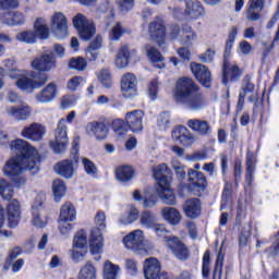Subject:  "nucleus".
I'll return each mask as SVG.
<instances>
[{
  "label": "nucleus",
  "instance_id": "5701e85b",
  "mask_svg": "<svg viewBox=\"0 0 279 279\" xmlns=\"http://www.w3.org/2000/svg\"><path fill=\"white\" fill-rule=\"evenodd\" d=\"M7 217L9 228H16L21 223V203L17 199H12L8 204Z\"/></svg>",
  "mask_w": 279,
  "mask_h": 279
},
{
  "label": "nucleus",
  "instance_id": "b1692460",
  "mask_svg": "<svg viewBox=\"0 0 279 279\" xmlns=\"http://www.w3.org/2000/svg\"><path fill=\"white\" fill-rule=\"evenodd\" d=\"M86 132L89 136H95L96 141H105L108 138L109 129L104 122L93 121L87 123Z\"/></svg>",
  "mask_w": 279,
  "mask_h": 279
},
{
  "label": "nucleus",
  "instance_id": "473e14b6",
  "mask_svg": "<svg viewBox=\"0 0 279 279\" xmlns=\"http://www.w3.org/2000/svg\"><path fill=\"white\" fill-rule=\"evenodd\" d=\"M92 254H102L104 252V236L99 230H92V239L89 243Z\"/></svg>",
  "mask_w": 279,
  "mask_h": 279
},
{
  "label": "nucleus",
  "instance_id": "0e129e2a",
  "mask_svg": "<svg viewBox=\"0 0 279 279\" xmlns=\"http://www.w3.org/2000/svg\"><path fill=\"white\" fill-rule=\"evenodd\" d=\"M19 0H0V10H16Z\"/></svg>",
  "mask_w": 279,
  "mask_h": 279
},
{
  "label": "nucleus",
  "instance_id": "a19ab883",
  "mask_svg": "<svg viewBox=\"0 0 279 279\" xmlns=\"http://www.w3.org/2000/svg\"><path fill=\"white\" fill-rule=\"evenodd\" d=\"M0 197L5 202H10L14 197V189L8 180L0 177Z\"/></svg>",
  "mask_w": 279,
  "mask_h": 279
},
{
  "label": "nucleus",
  "instance_id": "de8ad7c7",
  "mask_svg": "<svg viewBox=\"0 0 279 279\" xmlns=\"http://www.w3.org/2000/svg\"><path fill=\"white\" fill-rule=\"evenodd\" d=\"M236 34H239V29L235 26H232L225 47V60L230 58V52L232 51V47H234V41L236 40Z\"/></svg>",
  "mask_w": 279,
  "mask_h": 279
},
{
  "label": "nucleus",
  "instance_id": "3c124183",
  "mask_svg": "<svg viewBox=\"0 0 279 279\" xmlns=\"http://www.w3.org/2000/svg\"><path fill=\"white\" fill-rule=\"evenodd\" d=\"M86 245H88V234H86V231L80 230L74 235L73 246L86 250Z\"/></svg>",
  "mask_w": 279,
  "mask_h": 279
},
{
  "label": "nucleus",
  "instance_id": "7ed1b4c3",
  "mask_svg": "<svg viewBox=\"0 0 279 279\" xmlns=\"http://www.w3.org/2000/svg\"><path fill=\"white\" fill-rule=\"evenodd\" d=\"M9 77L15 80V86L24 93L38 90L49 82L47 74L34 71L13 70L10 72Z\"/></svg>",
  "mask_w": 279,
  "mask_h": 279
},
{
  "label": "nucleus",
  "instance_id": "39448f33",
  "mask_svg": "<svg viewBox=\"0 0 279 279\" xmlns=\"http://www.w3.org/2000/svg\"><path fill=\"white\" fill-rule=\"evenodd\" d=\"M124 247L135 252L138 256H147V248L145 247V235L143 230L137 229L129 233L123 239Z\"/></svg>",
  "mask_w": 279,
  "mask_h": 279
},
{
  "label": "nucleus",
  "instance_id": "6e6d98bb",
  "mask_svg": "<svg viewBox=\"0 0 279 279\" xmlns=\"http://www.w3.org/2000/svg\"><path fill=\"white\" fill-rule=\"evenodd\" d=\"M160 87L158 85V80L154 78L148 85V97L151 101H156L158 99V93Z\"/></svg>",
  "mask_w": 279,
  "mask_h": 279
},
{
  "label": "nucleus",
  "instance_id": "69168bd1",
  "mask_svg": "<svg viewBox=\"0 0 279 279\" xmlns=\"http://www.w3.org/2000/svg\"><path fill=\"white\" fill-rule=\"evenodd\" d=\"M169 124H170L169 113L168 112L161 113L157 120V125L159 130H167V128H169Z\"/></svg>",
  "mask_w": 279,
  "mask_h": 279
},
{
  "label": "nucleus",
  "instance_id": "bb28decb",
  "mask_svg": "<svg viewBox=\"0 0 279 279\" xmlns=\"http://www.w3.org/2000/svg\"><path fill=\"white\" fill-rule=\"evenodd\" d=\"M263 10H265V0H248L246 19L248 21H259Z\"/></svg>",
  "mask_w": 279,
  "mask_h": 279
},
{
  "label": "nucleus",
  "instance_id": "338daca9",
  "mask_svg": "<svg viewBox=\"0 0 279 279\" xmlns=\"http://www.w3.org/2000/svg\"><path fill=\"white\" fill-rule=\"evenodd\" d=\"M121 36H123V27L121 26V23H118L111 29L110 38L111 40H120Z\"/></svg>",
  "mask_w": 279,
  "mask_h": 279
},
{
  "label": "nucleus",
  "instance_id": "37998d69",
  "mask_svg": "<svg viewBox=\"0 0 279 279\" xmlns=\"http://www.w3.org/2000/svg\"><path fill=\"white\" fill-rule=\"evenodd\" d=\"M157 222H158V219L156 218V215L150 210H144L140 215V223L144 228H148V229L154 228Z\"/></svg>",
  "mask_w": 279,
  "mask_h": 279
},
{
  "label": "nucleus",
  "instance_id": "20e7f679",
  "mask_svg": "<svg viewBox=\"0 0 279 279\" xmlns=\"http://www.w3.org/2000/svg\"><path fill=\"white\" fill-rule=\"evenodd\" d=\"M153 175L158 182L157 195L165 204H168V206H174L175 194L169 186V179L167 178V175H169V167H167V163H161L154 167Z\"/></svg>",
  "mask_w": 279,
  "mask_h": 279
},
{
  "label": "nucleus",
  "instance_id": "aec40b11",
  "mask_svg": "<svg viewBox=\"0 0 279 279\" xmlns=\"http://www.w3.org/2000/svg\"><path fill=\"white\" fill-rule=\"evenodd\" d=\"M256 88V86L254 85V83H252V81L250 80V76H245L242 81V87L239 95V100H238V110H243V106L245 104V97H247V95H251L248 97V101L252 104L254 102V89Z\"/></svg>",
  "mask_w": 279,
  "mask_h": 279
},
{
  "label": "nucleus",
  "instance_id": "f3484780",
  "mask_svg": "<svg viewBox=\"0 0 279 279\" xmlns=\"http://www.w3.org/2000/svg\"><path fill=\"white\" fill-rule=\"evenodd\" d=\"M191 71L199 84H202V86H205V88H210V82H213V77L210 70H208L206 65L193 62L191 63Z\"/></svg>",
  "mask_w": 279,
  "mask_h": 279
},
{
  "label": "nucleus",
  "instance_id": "4d7b16f0",
  "mask_svg": "<svg viewBox=\"0 0 279 279\" xmlns=\"http://www.w3.org/2000/svg\"><path fill=\"white\" fill-rule=\"evenodd\" d=\"M98 80L105 88H110V86H112V76L108 70H101Z\"/></svg>",
  "mask_w": 279,
  "mask_h": 279
},
{
  "label": "nucleus",
  "instance_id": "393cba45",
  "mask_svg": "<svg viewBox=\"0 0 279 279\" xmlns=\"http://www.w3.org/2000/svg\"><path fill=\"white\" fill-rule=\"evenodd\" d=\"M143 117H145V113L142 110H134L126 113L125 121L131 132L136 133L143 131Z\"/></svg>",
  "mask_w": 279,
  "mask_h": 279
},
{
  "label": "nucleus",
  "instance_id": "c03bdc74",
  "mask_svg": "<svg viewBox=\"0 0 279 279\" xmlns=\"http://www.w3.org/2000/svg\"><path fill=\"white\" fill-rule=\"evenodd\" d=\"M40 206H43V203H39L38 205H33L32 213V223L35 226V228H45L47 226V218L40 217Z\"/></svg>",
  "mask_w": 279,
  "mask_h": 279
},
{
  "label": "nucleus",
  "instance_id": "f257e3e1",
  "mask_svg": "<svg viewBox=\"0 0 279 279\" xmlns=\"http://www.w3.org/2000/svg\"><path fill=\"white\" fill-rule=\"evenodd\" d=\"M10 149L15 157H11L4 165L2 171L3 174L11 180V182L20 187L27 182L23 171L28 170L33 175H36L40 171V155L38 150L32 147L29 143L24 140H14L10 143Z\"/></svg>",
  "mask_w": 279,
  "mask_h": 279
},
{
  "label": "nucleus",
  "instance_id": "e2e57ef3",
  "mask_svg": "<svg viewBox=\"0 0 279 279\" xmlns=\"http://www.w3.org/2000/svg\"><path fill=\"white\" fill-rule=\"evenodd\" d=\"M95 223L98 226L97 229L98 232H101V230H106V214L104 211H98L96 217H95Z\"/></svg>",
  "mask_w": 279,
  "mask_h": 279
},
{
  "label": "nucleus",
  "instance_id": "9b49d317",
  "mask_svg": "<svg viewBox=\"0 0 279 279\" xmlns=\"http://www.w3.org/2000/svg\"><path fill=\"white\" fill-rule=\"evenodd\" d=\"M136 84H138L136 75L133 73H125L121 78L122 97H125V99H134V97L138 95Z\"/></svg>",
  "mask_w": 279,
  "mask_h": 279
},
{
  "label": "nucleus",
  "instance_id": "412c9836",
  "mask_svg": "<svg viewBox=\"0 0 279 279\" xmlns=\"http://www.w3.org/2000/svg\"><path fill=\"white\" fill-rule=\"evenodd\" d=\"M204 7L198 0H185V10L183 16L187 21H197L199 16H204Z\"/></svg>",
  "mask_w": 279,
  "mask_h": 279
},
{
  "label": "nucleus",
  "instance_id": "1a4fd4ad",
  "mask_svg": "<svg viewBox=\"0 0 279 279\" xmlns=\"http://www.w3.org/2000/svg\"><path fill=\"white\" fill-rule=\"evenodd\" d=\"M77 151H80V147L77 145H74L72 148L73 160L65 159L62 161H59L54 166V171L58 173V175H61V178H65V180H71L73 175H75V166H73V162H77Z\"/></svg>",
  "mask_w": 279,
  "mask_h": 279
},
{
  "label": "nucleus",
  "instance_id": "f8f14e48",
  "mask_svg": "<svg viewBox=\"0 0 279 279\" xmlns=\"http://www.w3.org/2000/svg\"><path fill=\"white\" fill-rule=\"evenodd\" d=\"M166 245L171 250L172 254H174L175 258L179 260H186L190 256L189 247L180 241L178 236H166L165 238Z\"/></svg>",
  "mask_w": 279,
  "mask_h": 279
},
{
  "label": "nucleus",
  "instance_id": "c756f323",
  "mask_svg": "<svg viewBox=\"0 0 279 279\" xmlns=\"http://www.w3.org/2000/svg\"><path fill=\"white\" fill-rule=\"evenodd\" d=\"M136 53L135 50L130 51V47L128 45H123L117 53L116 57V65L118 69H125L128 64H130V58Z\"/></svg>",
  "mask_w": 279,
  "mask_h": 279
},
{
  "label": "nucleus",
  "instance_id": "ea45409f",
  "mask_svg": "<svg viewBox=\"0 0 279 279\" xmlns=\"http://www.w3.org/2000/svg\"><path fill=\"white\" fill-rule=\"evenodd\" d=\"M34 29L39 38H41L43 40H47V38H49V27L47 26L46 19L38 17L35 21Z\"/></svg>",
  "mask_w": 279,
  "mask_h": 279
},
{
  "label": "nucleus",
  "instance_id": "864d4df0",
  "mask_svg": "<svg viewBox=\"0 0 279 279\" xmlns=\"http://www.w3.org/2000/svg\"><path fill=\"white\" fill-rule=\"evenodd\" d=\"M70 69H74V71H86V68L88 66V62L86 59L78 57V58H72L69 63Z\"/></svg>",
  "mask_w": 279,
  "mask_h": 279
},
{
  "label": "nucleus",
  "instance_id": "a18cd8bd",
  "mask_svg": "<svg viewBox=\"0 0 279 279\" xmlns=\"http://www.w3.org/2000/svg\"><path fill=\"white\" fill-rule=\"evenodd\" d=\"M52 193L54 195V202H60L66 194V185L61 179H57L52 182Z\"/></svg>",
  "mask_w": 279,
  "mask_h": 279
},
{
  "label": "nucleus",
  "instance_id": "f704fd0d",
  "mask_svg": "<svg viewBox=\"0 0 279 279\" xmlns=\"http://www.w3.org/2000/svg\"><path fill=\"white\" fill-rule=\"evenodd\" d=\"M77 217V210L71 203H65L61 206L58 221H75Z\"/></svg>",
  "mask_w": 279,
  "mask_h": 279
},
{
  "label": "nucleus",
  "instance_id": "2f4dec72",
  "mask_svg": "<svg viewBox=\"0 0 279 279\" xmlns=\"http://www.w3.org/2000/svg\"><path fill=\"white\" fill-rule=\"evenodd\" d=\"M172 138H174V141H179L181 145H184L185 147L193 143V135H191L189 129L185 126H177L172 131Z\"/></svg>",
  "mask_w": 279,
  "mask_h": 279
},
{
  "label": "nucleus",
  "instance_id": "c9c22d12",
  "mask_svg": "<svg viewBox=\"0 0 279 279\" xmlns=\"http://www.w3.org/2000/svg\"><path fill=\"white\" fill-rule=\"evenodd\" d=\"M161 215L171 226H178L182 221V215L173 207H166L161 210Z\"/></svg>",
  "mask_w": 279,
  "mask_h": 279
},
{
  "label": "nucleus",
  "instance_id": "a211bd4d",
  "mask_svg": "<svg viewBox=\"0 0 279 279\" xmlns=\"http://www.w3.org/2000/svg\"><path fill=\"white\" fill-rule=\"evenodd\" d=\"M148 32L150 38H153V40H156L159 47H162V45L165 44V32H167L162 19L157 17L155 21L150 22Z\"/></svg>",
  "mask_w": 279,
  "mask_h": 279
},
{
  "label": "nucleus",
  "instance_id": "58836bf2",
  "mask_svg": "<svg viewBox=\"0 0 279 279\" xmlns=\"http://www.w3.org/2000/svg\"><path fill=\"white\" fill-rule=\"evenodd\" d=\"M116 178L119 182H130L134 178V169L130 166H122L116 170Z\"/></svg>",
  "mask_w": 279,
  "mask_h": 279
},
{
  "label": "nucleus",
  "instance_id": "774afa93",
  "mask_svg": "<svg viewBox=\"0 0 279 279\" xmlns=\"http://www.w3.org/2000/svg\"><path fill=\"white\" fill-rule=\"evenodd\" d=\"M84 82V78L82 76H74L68 82V88L69 90L75 92L77 88H80V84Z\"/></svg>",
  "mask_w": 279,
  "mask_h": 279
},
{
  "label": "nucleus",
  "instance_id": "4c0bfd02",
  "mask_svg": "<svg viewBox=\"0 0 279 279\" xmlns=\"http://www.w3.org/2000/svg\"><path fill=\"white\" fill-rule=\"evenodd\" d=\"M104 279H117L119 276V272L121 271V268L119 265L113 264L110 260H106L104 264Z\"/></svg>",
  "mask_w": 279,
  "mask_h": 279
},
{
  "label": "nucleus",
  "instance_id": "09e8293b",
  "mask_svg": "<svg viewBox=\"0 0 279 279\" xmlns=\"http://www.w3.org/2000/svg\"><path fill=\"white\" fill-rule=\"evenodd\" d=\"M15 38L20 43H25L26 45H34L36 44L38 36L36 35L35 31H23L21 33H17Z\"/></svg>",
  "mask_w": 279,
  "mask_h": 279
},
{
  "label": "nucleus",
  "instance_id": "dca6fc26",
  "mask_svg": "<svg viewBox=\"0 0 279 279\" xmlns=\"http://www.w3.org/2000/svg\"><path fill=\"white\" fill-rule=\"evenodd\" d=\"M31 66L40 73H49L51 69H56V59H53V54L45 52L39 58L34 59Z\"/></svg>",
  "mask_w": 279,
  "mask_h": 279
},
{
  "label": "nucleus",
  "instance_id": "0eeeda50",
  "mask_svg": "<svg viewBox=\"0 0 279 279\" xmlns=\"http://www.w3.org/2000/svg\"><path fill=\"white\" fill-rule=\"evenodd\" d=\"M169 36L173 40L178 39L180 45H193V40H197V33L189 25H183L182 28L177 24L170 26Z\"/></svg>",
  "mask_w": 279,
  "mask_h": 279
},
{
  "label": "nucleus",
  "instance_id": "c85d7f7f",
  "mask_svg": "<svg viewBox=\"0 0 279 279\" xmlns=\"http://www.w3.org/2000/svg\"><path fill=\"white\" fill-rule=\"evenodd\" d=\"M7 114L15 119V121H26L32 114V109L27 105H20L17 107L7 108Z\"/></svg>",
  "mask_w": 279,
  "mask_h": 279
},
{
  "label": "nucleus",
  "instance_id": "bf43d9fd",
  "mask_svg": "<svg viewBox=\"0 0 279 279\" xmlns=\"http://www.w3.org/2000/svg\"><path fill=\"white\" fill-rule=\"evenodd\" d=\"M203 278H208L210 276V252H205L203 256V267H202Z\"/></svg>",
  "mask_w": 279,
  "mask_h": 279
},
{
  "label": "nucleus",
  "instance_id": "423d86ee",
  "mask_svg": "<svg viewBox=\"0 0 279 279\" xmlns=\"http://www.w3.org/2000/svg\"><path fill=\"white\" fill-rule=\"evenodd\" d=\"M66 121L61 120L54 131V140L50 141V147L54 154H64L69 145V135L66 134Z\"/></svg>",
  "mask_w": 279,
  "mask_h": 279
},
{
  "label": "nucleus",
  "instance_id": "052dcab7",
  "mask_svg": "<svg viewBox=\"0 0 279 279\" xmlns=\"http://www.w3.org/2000/svg\"><path fill=\"white\" fill-rule=\"evenodd\" d=\"M125 269L130 276L138 274V262L132 258L125 259Z\"/></svg>",
  "mask_w": 279,
  "mask_h": 279
},
{
  "label": "nucleus",
  "instance_id": "4be33fe9",
  "mask_svg": "<svg viewBox=\"0 0 279 279\" xmlns=\"http://www.w3.org/2000/svg\"><path fill=\"white\" fill-rule=\"evenodd\" d=\"M47 134V129L40 123H33L22 130V136L28 141H43Z\"/></svg>",
  "mask_w": 279,
  "mask_h": 279
},
{
  "label": "nucleus",
  "instance_id": "6e6552de",
  "mask_svg": "<svg viewBox=\"0 0 279 279\" xmlns=\"http://www.w3.org/2000/svg\"><path fill=\"white\" fill-rule=\"evenodd\" d=\"M189 180L190 184L183 187V191H185V195H189V193H193L194 195H201L203 191H206L208 182L206 181L204 172L197 170H190Z\"/></svg>",
  "mask_w": 279,
  "mask_h": 279
},
{
  "label": "nucleus",
  "instance_id": "49530a36",
  "mask_svg": "<svg viewBox=\"0 0 279 279\" xmlns=\"http://www.w3.org/2000/svg\"><path fill=\"white\" fill-rule=\"evenodd\" d=\"M254 171H256V165L254 163V157L252 155H247L246 158V175L245 182L247 186H252L254 182Z\"/></svg>",
  "mask_w": 279,
  "mask_h": 279
},
{
  "label": "nucleus",
  "instance_id": "6ab92c4d",
  "mask_svg": "<svg viewBox=\"0 0 279 279\" xmlns=\"http://www.w3.org/2000/svg\"><path fill=\"white\" fill-rule=\"evenodd\" d=\"M162 271V266L156 257L146 258L143 266V274L145 279H158L160 272Z\"/></svg>",
  "mask_w": 279,
  "mask_h": 279
},
{
  "label": "nucleus",
  "instance_id": "a878e982",
  "mask_svg": "<svg viewBox=\"0 0 279 279\" xmlns=\"http://www.w3.org/2000/svg\"><path fill=\"white\" fill-rule=\"evenodd\" d=\"M57 96L58 86H56L54 83H49L38 94H36L35 99L39 104H49V101H53Z\"/></svg>",
  "mask_w": 279,
  "mask_h": 279
},
{
  "label": "nucleus",
  "instance_id": "4468645a",
  "mask_svg": "<svg viewBox=\"0 0 279 279\" xmlns=\"http://www.w3.org/2000/svg\"><path fill=\"white\" fill-rule=\"evenodd\" d=\"M27 16L21 11H4L0 13V22L7 27H19L25 25Z\"/></svg>",
  "mask_w": 279,
  "mask_h": 279
},
{
  "label": "nucleus",
  "instance_id": "13d9d810",
  "mask_svg": "<svg viewBox=\"0 0 279 279\" xmlns=\"http://www.w3.org/2000/svg\"><path fill=\"white\" fill-rule=\"evenodd\" d=\"M87 253L88 251H86V248L72 246L71 258L74 263H80V260H84V256H86Z\"/></svg>",
  "mask_w": 279,
  "mask_h": 279
},
{
  "label": "nucleus",
  "instance_id": "8fccbe9b",
  "mask_svg": "<svg viewBox=\"0 0 279 279\" xmlns=\"http://www.w3.org/2000/svg\"><path fill=\"white\" fill-rule=\"evenodd\" d=\"M133 199L135 202H142L144 208H154L156 206V199L149 198L147 195H141V191L138 190L133 192Z\"/></svg>",
  "mask_w": 279,
  "mask_h": 279
},
{
  "label": "nucleus",
  "instance_id": "603ef678",
  "mask_svg": "<svg viewBox=\"0 0 279 279\" xmlns=\"http://www.w3.org/2000/svg\"><path fill=\"white\" fill-rule=\"evenodd\" d=\"M136 219H138V208L131 206L129 213L120 218V222L124 226H130V223H134Z\"/></svg>",
  "mask_w": 279,
  "mask_h": 279
},
{
  "label": "nucleus",
  "instance_id": "2eb2a0df",
  "mask_svg": "<svg viewBox=\"0 0 279 279\" xmlns=\"http://www.w3.org/2000/svg\"><path fill=\"white\" fill-rule=\"evenodd\" d=\"M243 72L239 69L236 63H230L228 59L223 61L222 65V84L228 86V82H239Z\"/></svg>",
  "mask_w": 279,
  "mask_h": 279
},
{
  "label": "nucleus",
  "instance_id": "72a5a7b5",
  "mask_svg": "<svg viewBox=\"0 0 279 279\" xmlns=\"http://www.w3.org/2000/svg\"><path fill=\"white\" fill-rule=\"evenodd\" d=\"M145 49H146V54L148 57V60H150L154 66H156V69H165V62H163L165 57L160 54L158 49L149 45H147Z\"/></svg>",
  "mask_w": 279,
  "mask_h": 279
},
{
  "label": "nucleus",
  "instance_id": "ddd939ff",
  "mask_svg": "<svg viewBox=\"0 0 279 279\" xmlns=\"http://www.w3.org/2000/svg\"><path fill=\"white\" fill-rule=\"evenodd\" d=\"M51 31L57 38H66L69 36V23L64 13L57 12L51 19Z\"/></svg>",
  "mask_w": 279,
  "mask_h": 279
},
{
  "label": "nucleus",
  "instance_id": "5fc2aeb1",
  "mask_svg": "<svg viewBox=\"0 0 279 279\" xmlns=\"http://www.w3.org/2000/svg\"><path fill=\"white\" fill-rule=\"evenodd\" d=\"M58 230L61 236L69 239V236H71V232H73V223L70 221L58 220Z\"/></svg>",
  "mask_w": 279,
  "mask_h": 279
},
{
  "label": "nucleus",
  "instance_id": "79ce46f5",
  "mask_svg": "<svg viewBox=\"0 0 279 279\" xmlns=\"http://www.w3.org/2000/svg\"><path fill=\"white\" fill-rule=\"evenodd\" d=\"M78 279H97V268L92 262H87L78 272Z\"/></svg>",
  "mask_w": 279,
  "mask_h": 279
},
{
  "label": "nucleus",
  "instance_id": "7c9ffc66",
  "mask_svg": "<svg viewBox=\"0 0 279 279\" xmlns=\"http://www.w3.org/2000/svg\"><path fill=\"white\" fill-rule=\"evenodd\" d=\"M184 213L190 219H197L202 215V202L198 198H191L185 202Z\"/></svg>",
  "mask_w": 279,
  "mask_h": 279
},
{
  "label": "nucleus",
  "instance_id": "e433bc0d",
  "mask_svg": "<svg viewBox=\"0 0 279 279\" xmlns=\"http://www.w3.org/2000/svg\"><path fill=\"white\" fill-rule=\"evenodd\" d=\"M101 43H104V39L101 36H97L95 40L87 47L86 50V58L90 62H95L97 58L99 57V52L97 50L101 49Z\"/></svg>",
  "mask_w": 279,
  "mask_h": 279
},
{
  "label": "nucleus",
  "instance_id": "680f3d73",
  "mask_svg": "<svg viewBox=\"0 0 279 279\" xmlns=\"http://www.w3.org/2000/svg\"><path fill=\"white\" fill-rule=\"evenodd\" d=\"M83 166H84V170L88 175H95V173H97V166H95V163L88 159V158H83Z\"/></svg>",
  "mask_w": 279,
  "mask_h": 279
},
{
  "label": "nucleus",
  "instance_id": "f03ea898",
  "mask_svg": "<svg viewBox=\"0 0 279 279\" xmlns=\"http://www.w3.org/2000/svg\"><path fill=\"white\" fill-rule=\"evenodd\" d=\"M174 99L178 104H183L189 110H202L206 106V98L195 85L193 78L183 77L177 82Z\"/></svg>",
  "mask_w": 279,
  "mask_h": 279
},
{
  "label": "nucleus",
  "instance_id": "cd10ccee",
  "mask_svg": "<svg viewBox=\"0 0 279 279\" xmlns=\"http://www.w3.org/2000/svg\"><path fill=\"white\" fill-rule=\"evenodd\" d=\"M187 126L199 136H208L211 132L210 123L202 119H190L187 121Z\"/></svg>",
  "mask_w": 279,
  "mask_h": 279
},
{
  "label": "nucleus",
  "instance_id": "9d476101",
  "mask_svg": "<svg viewBox=\"0 0 279 279\" xmlns=\"http://www.w3.org/2000/svg\"><path fill=\"white\" fill-rule=\"evenodd\" d=\"M73 25L77 29L81 38L83 40H88L89 38H93L95 36V25L88 21L84 14L78 13L73 19Z\"/></svg>",
  "mask_w": 279,
  "mask_h": 279
}]
</instances>
